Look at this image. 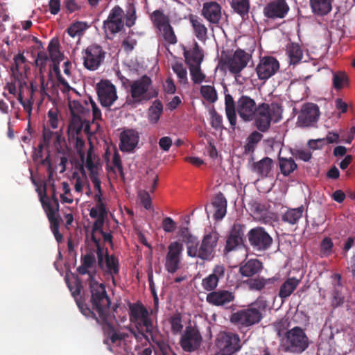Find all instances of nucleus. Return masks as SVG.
Returning <instances> with one entry per match:
<instances>
[{"label": "nucleus", "instance_id": "32", "mask_svg": "<svg viewBox=\"0 0 355 355\" xmlns=\"http://www.w3.org/2000/svg\"><path fill=\"white\" fill-rule=\"evenodd\" d=\"M211 205L214 209V218L220 220L224 218L227 213V200L223 193L219 192L214 198Z\"/></svg>", "mask_w": 355, "mask_h": 355}, {"label": "nucleus", "instance_id": "17", "mask_svg": "<svg viewBox=\"0 0 355 355\" xmlns=\"http://www.w3.org/2000/svg\"><path fill=\"white\" fill-rule=\"evenodd\" d=\"M98 99L104 107H110L116 101L118 96L115 86L108 80H101L96 84Z\"/></svg>", "mask_w": 355, "mask_h": 355}, {"label": "nucleus", "instance_id": "14", "mask_svg": "<svg viewBox=\"0 0 355 355\" xmlns=\"http://www.w3.org/2000/svg\"><path fill=\"white\" fill-rule=\"evenodd\" d=\"M248 241L254 250L263 252L272 244V238L262 227L251 229L248 233Z\"/></svg>", "mask_w": 355, "mask_h": 355}, {"label": "nucleus", "instance_id": "54", "mask_svg": "<svg viewBox=\"0 0 355 355\" xmlns=\"http://www.w3.org/2000/svg\"><path fill=\"white\" fill-rule=\"evenodd\" d=\"M200 94L205 99L210 103H214L218 99L217 92L215 88L211 85H202Z\"/></svg>", "mask_w": 355, "mask_h": 355}, {"label": "nucleus", "instance_id": "35", "mask_svg": "<svg viewBox=\"0 0 355 355\" xmlns=\"http://www.w3.org/2000/svg\"><path fill=\"white\" fill-rule=\"evenodd\" d=\"M225 110L230 126L234 130L237 123L236 107L232 96L230 94L225 95Z\"/></svg>", "mask_w": 355, "mask_h": 355}, {"label": "nucleus", "instance_id": "48", "mask_svg": "<svg viewBox=\"0 0 355 355\" xmlns=\"http://www.w3.org/2000/svg\"><path fill=\"white\" fill-rule=\"evenodd\" d=\"M48 51L53 62L62 60L63 55L60 51V43L58 40L53 39L49 44Z\"/></svg>", "mask_w": 355, "mask_h": 355}, {"label": "nucleus", "instance_id": "37", "mask_svg": "<svg viewBox=\"0 0 355 355\" xmlns=\"http://www.w3.org/2000/svg\"><path fill=\"white\" fill-rule=\"evenodd\" d=\"M304 208L303 205L297 208H288L282 216V220L289 225H295L302 217Z\"/></svg>", "mask_w": 355, "mask_h": 355}, {"label": "nucleus", "instance_id": "53", "mask_svg": "<svg viewBox=\"0 0 355 355\" xmlns=\"http://www.w3.org/2000/svg\"><path fill=\"white\" fill-rule=\"evenodd\" d=\"M189 67L191 80L193 84L200 85L205 79L206 75L202 72L200 65H191Z\"/></svg>", "mask_w": 355, "mask_h": 355}, {"label": "nucleus", "instance_id": "64", "mask_svg": "<svg viewBox=\"0 0 355 355\" xmlns=\"http://www.w3.org/2000/svg\"><path fill=\"white\" fill-rule=\"evenodd\" d=\"M89 216L92 218H96L97 216H107V210L105 203L95 205L89 211Z\"/></svg>", "mask_w": 355, "mask_h": 355}, {"label": "nucleus", "instance_id": "1", "mask_svg": "<svg viewBox=\"0 0 355 355\" xmlns=\"http://www.w3.org/2000/svg\"><path fill=\"white\" fill-rule=\"evenodd\" d=\"M179 236L186 244L189 257L198 258L204 261H211L214 257L215 249L219 239L217 232H211L205 234L200 243L186 227H180Z\"/></svg>", "mask_w": 355, "mask_h": 355}, {"label": "nucleus", "instance_id": "21", "mask_svg": "<svg viewBox=\"0 0 355 355\" xmlns=\"http://www.w3.org/2000/svg\"><path fill=\"white\" fill-rule=\"evenodd\" d=\"M245 225L234 223L226 241L225 252L236 250L243 245Z\"/></svg>", "mask_w": 355, "mask_h": 355}, {"label": "nucleus", "instance_id": "33", "mask_svg": "<svg viewBox=\"0 0 355 355\" xmlns=\"http://www.w3.org/2000/svg\"><path fill=\"white\" fill-rule=\"evenodd\" d=\"M334 279V288L332 290L331 306L337 308L344 303V296L342 294L343 286L341 283V275L336 273L332 276Z\"/></svg>", "mask_w": 355, "mask_h": 355}, {"label": "nucleus", "instance_id": "31", "mask_svg": "<svg viewBox=\"0 0 355 355\" xmlns=\"http://www.w3.org/2000/svg\"><path fill=\"white\" fill-rule=\"evenodd\" d=\"M262 262L257 259H249L241 264L239 272L243 277H250L261 271Z\"/></svg>", "mask_w": 355, "mask_h": 355}, {"label": "nucleus", "instance_id": "7", "mask_svg": "<svg viewBox=\"0 0 355 355\" xmlns=\"http://www.w3.org/2000/svg\"><path fill=\"white\" fill-rule=\"evenodd\" d=\"M152 80L146 75L142 76L139 79L134 80L130 84V98L127 99V103L132 107L147 102L157 96V93L152 94L150 88Z\"/></svg>", "mask_w": 355, "mask_h": 355}, {"label": "nucleus", "instance_id": "18", "mask_svg": "<svg viewBox=\"0 0 355 355\" xmlns=\"http://www.w3.org/2000/svg\"><path fill=\"white\" fill-rule=\"evenodd\" d=\"M123 9L115 6L110 12L107 19L103 21V28L105 33L114 35L122 31L124 26Z\"/></svg>", "mask_w": 355, "mask_h": 355}, {"label": "nucleus", "instance_id": "9", "mask_svg": "<svg viewBox=\"0 0 355 355\" xmlns=\"http://www.w3.org/2000/svg\"><path fill=\"white\" fill-rule=\"evenodd\" d=\"M110 303L107 310H106L105 319H101V316L96 310H94L92 307H87L83 304H78V308L81 313L87 318H92L96 321L101 325L106 326L109 329L108 335L112 343H115L117 340H122L125 338L127 334L125 333H117L113 325L112 324L113 320L115 319L114 314L110 312Z\"/></svg>", "mask_w": 355, "mask_h": 355}, {"label": "nucleus", "instance_id": "56", "mask_svg": "<svg viewBox=\"0 0 355 355\" xmlns=\"http://www.w3.org/2000/svg\"><path fill=\"white\" fill-rule=\"evenodd\" d=\"M273 327L277 331V334L279 337L282 336V333L288 331L290 327V320L288 317H283L273 323Z\"/></svg>", "mask_w": 355, "mask_h": 355}, {"label": "nucleus", "instance_id": "61", "mask_svg": "<svg viewBox=\"0 0 355 355\" xmlns=\"http://www.w3.org/2000/svg\"><path fill=\"white\" fill-rule=\"evenodd\" d=\"M164 40L169 44H175L178 42L177 37L173 27L170 25L162 29Z\"/></svg>", "mask_w": 355, "mask_h": 355}, {"label": "nucleus", "instance_id": "47", "mask_svg": "<svg viewBox=\"0 0 355 355\" xmlns=\"http://www.w3.org/2000/svg\"><path fill=\"white\" fill-rule=\"evenodd\" d=\"M154 26L161 30L170 25L168 17L160 10H155L150 16Z\"/></svg>", "mask_w": 355, "mask_h": 355}, {"label": "nucleus", "instance_id": "57", "mask_svg": "<svg viewBox=\"0 0 355 355\" xmlns=\"http://www.w3.org/2000/svg\"><path fill=\"white\" fill-rule=\"evenodd\" d=\"M91 239L96 248V255L98 267L103 268L105 250L104 251V248L101 246L100 243V239H97L94 234H92Z\"/></svg>", "mask_w": 355, "mask_h": 355}, {"label": "nucleus", "instance_id": "19", "mask_svg": "<svg viewBox=\"0 0 355 355\" xmlns=\"http://www.w3.org/2000/svg\"><path fill=\"white\" fill-rule=\"evenodd\" d=\"M257 105L254 99L247 95H242L236 103V112L244 122H250L254 119Z\"/></svg>", "mask_w": 355, "mask_h": 355}, {"label": "nucleus", "instance_id": "4", "mask_svg": "<svg viewBox=\"0 0 355 355\" xmlns=\"http://www.w3.org/2000/svg\"><path fill=\"white\" fill-rule=\"evenodd\" d=\"M282 108L279 103H262L257 105L253 121L259 131L266 132L269 130L272 121L277 123L282 119Z\"/></svg>", "mask_w": 355, "mask_h": 355}, {"label": "nucleus", "instance_id": "63", "mask_svg": "<svg viewBox=\"0 0 355 355\" xmlns=\"http://www.w3.org/2000/svg\"><path fill=\"white\" fill-rule=\"evenodd\" d=\"M85 166L89 171V175L98 173V167L92 159V148H90L87 153Z\"/></svg>", "mask_w": 355, "mask_h": 355}, {"label": "nucleus", "instance_id": "8", "mask_svg": "<svg viewBox=\"0 0 355 355\" xmlns=\"http://www.w3.org/2000/svg\"><path fill=\"white\" fill-rule=\"evenodd\" d=\"M6 87L9 93L13 95L16 94L17 87H18L19 92L17 99L23 106L24 111L26 112L28 116H30L35 101L33 94L37 89L36 87L33 85V83H31V85H28L26 81L15 78L14 83H8Z\"/></svg>", "mask_w": 355, "mask_h": 355}, {"label": "nucleus", "instance_id": "26", "mask_svg": "<svg viewBox=\"0 0 355 355\" xmlns=\"http://www.w3.org/2000/svg\"><path fill=\"white\" fill-rule=\"evenodd\" d=\"M235 300L234 293L227 290H218L209 293L206 296V301L211 305L216 306H225Z\"/></svg>", "mask_w": 355, "mask_h": 355}, {"label": "nucleus", "instance_id": "52", "mask_svg": "<svg viewBox=\"0 0 355 355\" xmlns=\"http://www.w3.org/2000/svg\"><path fill=\"white\" fill-rule=\"evenodd\" d=\"M172 69L176 73L180 83L182 85L188 84L187 71L184 67L183 64L179 62H175L172 64Z\"/></svg>", "mask_w": 355, "mask_h": 355}, {"label": "nucleus", "instance_id": "51", "mask_svg": "<svg viewBox=\"0 0 355 355\" xmlns=\"http://www.w3.org/2000/svg\"><path fill=\"white\" fill-rule=\"evenodd\" d=\"M88 28L89 25L86 22L76 21L67 28V32L71 37H80Z\"/></svg>", "mask_w": 355, "mask_h": 355}, {"label": "nucleus", "instance_id": "58", "mask_svg": "<svg viewBox=\"0 0 355 355\" xmlns=\"http://www.w3.org/2000/svg\"><path fill=\"white\" fill-rule=\"evenodd\" d=\"M209 114L211 116L210 124L211 127L216 130L224 129V126L223 125V117L214 108L209 111Z\"/></svg>", "mask_w": 355, "mask_h": 355}, {"label": "nucleus", "instance_id": "28", "mask_svg": "<svg viewBox=\"0 0 355 355\" xmlns=\"http://www.w3.org/2000/svg\"><path fill=\"white\" fill-rule=\"evenodd\" d=\"M104 272L105 275L110 276L113 284L116 285L114 276L119 272V259L114 254L110 255L107 249H105V261H103V268H100Z\"/></svg>", "mask_w": 355, "mask_h": 355}, {"label": "nucleus", "instance_id": "30", "mask_svg": "<svg viewBox=\"0 0 355 355\" xmlns=\"http://www.w3.org/2000/svg\"><path fill=\"white\" fill-rule=\"evenodd\" d=\"M274 166L273 160L265 157L258 162H254L252 164V171L261 178L270 176Z\"/></svg>", "mask_w": 355, "mask_h": 355}, {"label": "nucleus", "instance_id": "43", "mask_svg": "<svg viewBox=\"0 0 355 355\" xmlns=\"http://www.w3.org/2000/svg\"><path fill=\"white\" fill-rule=\"evenodd\" d=\"M129 316L132 322L140 320L144 318L146 315H148V312L145 306L139 302L129 304Z\"/></svg>", "mask_w": 355, "mask_h": 355}, {"label": "nucleus", "instance_id": "13", "mask_svg": "<svg viewBox=\"0 0 355 355\" xmlns=\"http://www.w3.org/2000/svg\"><path fill=\"white\" fill-rule=\"evenodd\" d=\"M183 250V244L180 241H173L168 245L164 263L168 272L174 274L180 268Z\"/></svg>", "mask_w": 355, "mask_h": 355}, {"label": "nucleus", "instance_id": "59", "mask_svg": "<svg viewBox=\"0 0 355 355\" xmlns=\"http://www.w3.org/2000/svg\"><path fill=\"white\" fill-rule=\"evenodd\" d=\"M334 243L331 238L325 237L320 243V252L322 257H329L331 254Z\"/></svg>", "mask_w": 355, "mask_h": 355}, {"label": "nucleus", "instance_id": "45", "mask_svg": "<svg viewBox=\"0 0 355 355\" xmlns=\"http://www.w3.org/2000/svg\"><path fill=\"white\" fill-rule=\"evenodd\" d=\"M286 53L290 60V64H296L302 58V51L299 44L289 43L286 46Z\"/></svg>", "mask_w": 355, "mask_h": 355}, {"label": "nucleus", "instance_id": "49", "mask_svg": "<svg viewBox=\"0 0 355 355\" xmlns=\"http://www.w3.org/2000/svg\"><path fill=\"white\" fill-rule=\"evenodd\" d=\"M83 129V121L80 116H73L69 125L68 135L70 137H77L81 134Z\"/></svg>", "mask_w": 355, "mask_h": 355}, {"label": "nucleus", "instance_id": "60", "mask_svg": "<svg viewBox=\"0 0 355 355\" xmlns=\"http://www.w3.org/2000/svg\"><path fill=\"white\" fill-rule=\"evenodd\" d=\"M69 288L71 293L72 296L75 298V300L78 306V304H83L89 307L87 304L80 302L77 298V297L80 295V293L83 288V285L78 278H77V279L75 281L74 284L73 286H69Z\"/></svg>", "mask_w": 355, "mask_h": 355}, {"label": "nucleus", "instance_id": "29", "mask_svg": "<svg viewBox=\"0 0 355 355\" xmlns=\"http://www.w3.org/2000/svg\"><path fill=\"white\" fill-rule=\"evenodd\" d=\"M183 54L185 58V63L188 67L191 65L199 66L204 59L203 50L196 42H194L192 49L189 50L184 49Z\"/></svg>", "mask_w": 355, "mask_h": 355}, {"label": "nucleus", "instance_id": "3", "mask_svg": "<svg viewBox=\"0 0 355 355\" xmlns=\"http://www.w3.org/2000/svg\"><path fill=\"white\" fill-rule=\"evenodd\" d=\"M267 308V302L263 299H257L247 309H242L232 313L230 321L239 329L249 328L258 324L263 318V311Z\"/></svg>", "mask_w": 355, "mask_h": 355}, {"label": "nucleus", "instance_id": "24", "mask_svg": "<svg viewBox=\"0 0 355 355\" xmlns=\"http://www.w3.org/2000/svg\"><path fill=\"white\" fill-rule=\"evenodd\" d=\"M42 141L47 149H49L50 143L53 141L55 150L58 154H64L65 139L59 132H53L46 128L43 130Z\"/></svg>", "mask_w": 355, "mask_h": 355}, {"label": "nucleus", "instance_id": "38", "mask_svg": "<svg viewBox=\"0 0 355 355\" xmlns=\"http://www.w3.org/2000/svg\"><path fill=\"white\" fill-rule=\"evenodd\" d=\"M275 282V278L266 279L263 277L252 278L246 281L249 288L252 291H261L265 288H270Z\"/></svg>", "mask_w": 355, "mask_h": 355}, {"label": "nucleus", "instance_id": "22", "mask_svg": "<svg viewBox=\"0 0 355 355\" xmlns=\"http://www.w3.org/2000/svg\"><path fill=\"white\" fill-rule=\"evenodd\" d=\"M225 270L223 264L216 265L213 268L211 273L202 279V288L209 293L214 291L218 287L220 279L225 277Z\"/></svg>", "mask_w": 355, "mask_h": 355}, {"label": "nucleus", "instance_id": "46", "mask_svg": "<svg viewBox=\"0 0 355 355\" xmlns=\"http://www.w3.org/2000/svg\"><path fill=\"white\" fill-rule=\"evenodd\" d=\"M278 160L281 173L284 176H288L297 168V165L292 157L286 158L279 155Z\"/></svg>", "mask_w": 355, "mask_h": 355}, {"label": "nucleus", "instance_id": "27", "mask_svg": "<svg viewBox=\"0 0 355 355\" xmlns=\"http://www.w3.org/2000/svg\"><path fill=\"white\" fill-rule=\"evenodd\" d=\"M139 133L133 129L124 130L120 135L119 147L121 151L131 152L137 146L139 142Z\"/></svg>", "mask_w": 355, "mask_h": 355}, {"label": "nucleus", "instance_id": "25", "mask_svg": "<svg viewBox=\"0 0 355 355\" xmlns=\"http://www.w3.org/2000/svg\"><path fill=\"white\" fill-rule=\"evenodd\" d=\"M221 10V6L217 2H206L203 3L201 15L210 24L218 25L222 18Z\"/></svg>", "mask_w": 355, "mask_h": 355}, {"label": "nucleus", "instance_id": "39", "mask_svg": "<svg viewBox=\"0 0 355 355\" xmlns=\"http://www.w3.org/2000/svg\"><path fill=\"white\" fill-rule=\"evenodd\" d=\"M263 135L258 131L252 132L248 137L246 138L245 144L243 146L244 152L243 153L247 154H253L255 151L258 144L263 139Z\"/></svg>", "mask_w": 355, "mask_h": 355}, {"label": "nucleus", "instance_id": "16", "mask_svg": "<svg viewBox=\"0 0 355 355\" xmlns=\"http://www.w3.org/2000/svg\"><path fill=\"white\" fill-rule=\"evenodd\" d=\"M202 340V336L197 327L187 326L180 340L182 349L187 352H193L198 349Z\"/></svg>", "mask_w": 355, "mask_h": 355}, {"label": "nucleus", "instance_id": "2", "mask_svg": "<svg viewBox=\"0 0 355 355\" xmlns=\"http://www.w3.org/2000/svg\"><path fill=\"white\" fill-rule=\"evenodd\" d=\"M77 271L80 275H89L87 281L91 293L90 307L98 312L101 320L105 319V311L111 303V300L107 293L105 285L96 280L95 272H91L89 268L83 264L77 268Z\"/></svg>", "mask_w": 355, "mask_h": 355}, {"label": "nucleus", "instance_id": "34", "mask_svg": "<svg viewBox=\"0 0 355 355\" xmlns=\"http://www.w3.org/2000/svg\"><path fill=\"white\" fill-rule=\"evenodd\" d=\"M189 22L193 28L195 36L200 41H205L207 38V28L202 23V19L195 15L189 16Z\"/></svg>", "mask_w": 355, "mask_h": 355}, {"label": "nucleus", "instance_id": "10", "mask_svg": "<svg viewBox=\"0 0 355 355\" xmlns=\"http://www.w3.org/2000/svg\"><path fill=\"white\" fill-rule=\"evenodd\" d=\"M218 352L215 355H233L241 348L240 337L232 332H223L216 340Z\"/></svg>", "mask_w": 355, "mask_h": 355}, {"label": "nucleus", "instance_id": "50", "mask_svg": "<svg viewBox=\"0 0 355 355\" xmlns=\"http://www.w3.org/2000/svg\"><path fill=\"white\" fill-rule=\"evenodd\" d=\"M171 324V330L173 335H177L182 331L184 325L182 316L179 312L173 313L168 320Z\"/></svg>", "mask_w": 355, "mask_h": 355}, {"label": "nucleus", "instance_id": "15", "mask_svg": "<svg viewBox=\"0 0 355 355\" xmlns=\"http://www.w3.org/2000/svg\"><path fill=\"white\" fill-rule=\"evenodd\" d=\"M320 112L318 105L306 103L302 105L297 116V124L299 127H313L317 123Z\"/></svg>", "mask_w": 355, "mask_h": 355}, {"label": "nucleus", "instance_id": "12", "mask_svg": "<svg viewBox=\"0 0 355 355\" xmlns=\"http://www.w3.org/2000/svg\"><path fill=\"white\" fill-rule=\"evenodd\" d=\"M40 196V202L46 212L48 219L50 223V228L52 231L56 241L61 243L63 241V236L59 231L60 222L61 218L60 216H55V211L51 206L49 198L46 196V187H44L43 193L40 189H37Z\"/></svg>", "mask_w": 355, "mask_h": 355}, {"label": "nucleus", "instance_id": "44", "mask_svg": "<svg viewBox=\"0 0 355 355\" xmlns=\"http://www.w3.org/2000/svg\"><path fill=\"white\" fill-rule=\"evenodd\" d=\"M349 85V79L345 72L338 71L333 73L332 86L336 90L339 91Z\"/></svg>", "mask_w": 355, "mask_h": 355}, {"label": "nucleus", "instance_id": "36", "mask_svg": "<svg viewBox=\"0 0 355 355\" xmlns=\"http://www.w3.org/2000/svg\"><path fill=\"white\" fill-rule=\"evenodd\" d=\"M312 12L318 16L327 15L332 9V0H309Z\"/></svg>", "mask_w": 355, "mask_h": 355}, {"label": "nucleus", "instance_id": "6", "mask_svg": "<svg viewBox=\"0 0 355 355\" xmlns=\"http://www.w3.org/2000/svg\"><path fill=\"white\" fill-rule=\"evenodd\" d=\"M309 346V339L304 329L295 327L285 332L282 347L284 352L301 354Z\"/></svg>", "mask_w": 355, "mask_h": 355}, {"label": "nucleus", "instance_id": "20", "mask_svg": "<svg viewBox=\"0 0 355 355\" xmlns=\"http://www.w3.org/2000/svg\"><path fill=\"white\" fill-rule=\"evenodd\" d=\"M279 69V63L275 58L265 56L260 60L255 70L259 79L266 80L275 75Z\"/></svg>", "mask_w": 355, "mask_h": 355}, {"label": "nucleus", "instance_id": "41", "mask_svg": "<svg viewBox=\"0 0 355 355\" xmlns=\"http://www.w3.org/2000/svg\"><path fill=\"white\" fill-rule=\"evenodd\" d=\"M300 280L295 277L288 278L280 286L279 296L282 299L289 297L299 285Z\"/></svg>", "mask_w": 355, "mask_h": 355}, {"label": "nucleus", "instance_id": "42", "mask_svg": "<svg viewBox=\"0 0 355 355\" xmlns=\"http://www.w3.org/2000/svg\"><path fill=\"white\" fill-rule=\"evenodd\" d=\"M163 112V104L157 99L148 110V119L150 123L156 124L159 121Z\"/></svg>", "mask_w": 355, "mask_h": 355}, {"label": "nucleus", "instance_id": "55", "mask_svg": "<svg viewBox=\"0 0 355 355\" xmlns=\"http://www.w3.org/2000/svg\"><path fill=\"white\" fill-rule=\"evenodd\" d=\"M69 108L72 114V117L80 116V115L85 116L89 112V110L87 107H85L78 101H73L71 103H70Z\"/></svg>", "mask_w": 355, "mask_h": 355}, {"label": "nucleus", "instance_id": "62", "mask_svg": "<svg viewBox=\"0 0 355 355\" xmlns=\"http://www.w3.org/2000/svg\"><path fill=\"white\" fill-rule=\"evenodd\" d=\"M49 56L44 51H40L37 53V58L35 60V64L39 67L40 73H42L45 70Z\"/></svg>", "mask_w": 355, "mask_h": 355}, {"label": "nucleus", "instance_id": "11", "mask_svg": "<svg viewBox=\"0 0 355 355\" xmlns=\"http://www.w3.org/2000/svg\"><path fill=\"white\" fill-rule=\"evenodd\" d=\"M105 53L102 46L98 44L88 46L82 52L84 67L90 71L96 70L103 62Z\"/></svg>", "mask_w": 355, "mask_h": 355}, {"label": "nucleus", "instance_id": "5", "mask_svg": "<svg viewBox=\"0 0 355 355\" xmlns=\"http://www.w3.org/2000/svg\"><path fill=\"white\" fill-rule=\"evenodd\" d=\"M251 58L250 54L241 49H237L234 52L223 51L219 65L221 69H228L231 73L238 76L246 67Z\"/></svg>", "mask_w": 355, "mask_h": 355}, {"label": "nucleus", "instance_id": "23", "mask_svg": "<svg viewBox=\"0 0 355 355\" xmlns=\"http://www.w3.org/2000/svg\"><path fill=\"white\" fill-rule=\"evenodd\" d=\"M289 11V6L285 0H273L263 8L264 16L269 19H282Z\"/></svg>", "mask_w": 355, "mask_h": 355}, {"label": "nucleus", "instance_id": "40", "mask_svg": "<svg viewBox=\"0 0 355 355\" xmlns=\"http://www.w3.org/2000/svg\"><path fill=\"white\" fill-rule=\"evenodd\" d=\"M230 6L234 12L243 19L248 18L250 8V0H231Z\"/></svg>", "mask_w": 355, "mask_h": 355}]
</instances>
